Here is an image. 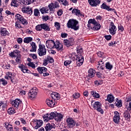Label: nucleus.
Instances as JSON below:
<instances>
[{
  "label": "nucleus",
  "mask_w": 131,
  "mask_h": 131,
  "mask_svg": "<svg viewBox=\"0 0 131 131\" xmlns=\"http://www.w3.org/2000/svg\"><path fill=\"white\" fill-rule=\"evenodd\" d=\"M10 5L11 7H14L15 8L18 7V6H19L18 4V1L17 0H12Z\"/></svg>",
  "instance_id": "38"
},
{
  "label": "nucleus",
  "mask_w": 131,
  "mask_h": 131,
  "mask_svg": "<svg viewBox=\"0 0 131 131\" xmlns=\"http://www.w3.org/2000/svg\"><path fill=\"white\" fill-rule=\"evenodd\" d=\"M42 29H43L45 31H50L51 30L50 26L47 23L42 24Z\"/></svg>",
  "instance_id": "31"
},
{
  "label": "nucleus",
  "mask_w": 131,
  "mask_h": 131,
  "mask_svg": "<svg viewBox=\"0 0 131 131\" xmlns=\"http://www.w3.org/2000/svg\"><path fill=\"white\" fill-rule=\"evenodd\" d=\"M72 62V60H66L64 62V66H68V65H70V64H71Z\"/></svg>",
  "instance_id": "57"
},
{
  "label": "nucleus",
  "mask_w": 131,
  "mask_h": 131,
  "mask_svg": "<svg viewBox=\"0 0 131 131\" xmlns=\"http://www.w3.org/2000/svg\"><path fill=\"white\" fill-rule=\"evenodd\" d=\"M67 36H68V34L66 33H62L61 34V37H62V38H66Z\"/></svg>",
  "instance_id": "61"
},
{
  "label": "nucleus",
  "mask_w": 131,
  "mask_h": 131,
  "mask_svg": "<svg viewBox=\"0 0 131 131\" xmlns=\"http://www.w3.org/2000/svg\"><path fill=\"white\" fill-rule=\"evenodd\" d=\"M20 104H22V101L18 98L15 99L11 102L12 107H14L16 110L19 108V105Z\"/></svg>",
  "instance_id": "14"
},
{
  "label": "nucleus",
  "mask_w": 131,
  "mask_h": 131,
  "mask_svg": "<svg viewBox=\"0 0 131 131\" xmlns=\"http://www.w3.org/2000/svg\"><path fill=\"white\" fill-rule=\"evenodd\" d=\"M63 42L64 46H66L67 48H70V47H72L74 45L75 41L73 37H71L69 39H64Z\"/></svg>",
  "instance_id": "6"
},
{
  "label": "nucleus",
  "mask_w": 131,
  "mask_h": 131,
  "mask_svg": "<svg viewBox=\"0 0 131 131\" xmlns=\"http://www.w3.org/2000/svg\"><path fill=\"white\" fill-rule=\"evenodd\" d=\"M95 74L98 78H102L103 77V74L100 73V72H95Z\"/></svg>",
  "instance_id": "53"
},
{
  "label": "nucleus",
  "mask_w": 131,
  "mask_h": 131,
  "mask_svg": "<svg viewBox=\"0 0 131 131\" xmlns=\"http://www.w3.org/2000/svg\"><path fill=\"white\" fill-rule=\"evenodd\" d=\"M31 46L32 47V49L30 50V52H36V49H37V46H36V44H35V42H32L31 43Z\"/></svg>",
  "instance_id": "32"
},
{
  "label": "nucleus",
  "mask_w": 131,
  "mask_h": 131,
  "mask_svg": "<svg viewBox=\"0 0 131 131\" xmlns=\"http://www.w3.org/2000/svg\"><path fill=\"white\" fill-rule=\"evenodd\" d=\"M58 8H60L59 3L55 2L54 3L49 4L48 6L40 8L39 11L42 14H48V13H49V11H50V13H54L55 12V9H57Z\"/></svg>",
  "instance_id": "1"
},
{
  "label": "nucleus",
  "mask_w": 131,
  "mask_h": 131,
  "mask_svg": "<svg viewBox=\"0 0 131 131\" xmlns=\"http://www.w3.org/2000/svg\"><path fill=\"white\" fill-rule=\"evenodd\" d=\"M54 49H56L57 51H63V44L60 43L59 41H57L54 45Z\"/></svg>",
  "instance_id": "22"
},
{
  "label": "nucleus",
  "mask_w": 131,
  "mask_h": 131,
  "mask_svg": "<svg viewBox=\"0 0 131 131\" xmlns=\"http://www.w3.org/2000/svg\"><path fill=\"white\" fill-rule=\"evenodd\" d=\"M37 70L40 74H42L43 72H47L48 69L45 67H38Z\"/></svg>",
  "instance_id": "27"
},
{
  "label": "nucleus",
  "mask_w": 131,
  "mask_h": 131,
  "mask_svg": "<svg viewBox=\"0 0 131 131\" xmlns=\"http://www.w3.org/2000/svg\"><path fill=\"white\" fill-rule=\"evenodd\" d=\"M46 104H47L48 106L49 107H50L51 108H53V107H55V101L52 100V99H47L46 101Z\"/></svg>",
  "instance_id": "24"
},
{
  "label": "nucleus",
  "mask_w": 131,
  "mask_h": 131,
  "mask_svg": "<svg viewBox=\"0 0 131 131\" xmlns=\"http://www.w3.org/2000/svg\"><path fill=\"white\" fill-rule=\"evenodd\" d=\"M88 24H93V25H96L97 24V21H96V19H95V18H91L88 21Z\"/></svg>",
  "instance_id": "48"
},
{
  "label": "nucleus",
  "mask_w": 131,
  "mask_h": 131,
  "mask_svg": "<svg viewBox=\"0 0 131 131\" xmlns=\"http://www.w3.org/2000/svg\"><path fill=\"white\" fill-rule=\"evenodd\" d=\"M101 28V25L100 24H98L97 23V24L94 25L93 30H99V29Z\"/></svg>",
  "instance_id": "44"
},
{
  "label": "nucleus",
  "mask_w": 131,
  "mask_h": 131,
  "mask_svg": "<svg viewBox=\"0 0 131 131\" xmlns=\"http://www.w3.org/2000/svg\"><path fill=\"white\" fill-rule=\"evenodd\" d=\"M78 24V21L76 20V19H70L68 21L67 25L68 28H71V29L76 31L79 29V26H77Z\"/></svg>",
  "instance_id": "2"
},
{
  "label": "nucleus",
  "mask_w": 131,
  "mask_h": 131,
  "mask_svg": "<svg viewBox=\"0 0 131 131\" xmlns=\"http://www.w3.org/2000/svg\"><path fill=\"white\" fill-rule=\"evenodd\" d=\"M51 97L53 100H59L60 97H59V94L57 92H53L51 94Z\"/></svg>",
  "instance_id": "29"
},
{
  "label": "nucleus",
  "mask_w": 131,
  "mask_h": 131,
  "mask_svg": "<svg viewBox=\"0 0 131 131\" xmlns=\"http://www.w3.org/2000/svg\"><path fill=\"white\" fill-rule=\"evenodd\" d=\"M54 26L56 27V30H60V28H61V25H60V23L56 21L54 23Z\"/></svg>",
  "instance_id": "49"
},
{
  "label": "nucleus",
  "mask_w": 131,
  "mask_h": 131,
  "mask_svg": "<svg viewBox=\"0 0 131 131\" xmlns=\"http://www.w3.org/2000/svg\"><path fill=\"white\" fill-rule=\"evenodd\" d=\"M18 54H20V51L18 50H15L13 52H11L9 54V57L11 58H16V56Z\"/></svg>",
  "instance_id": "26"
},
{
  "label": "nucleus",
  "mask_w": 131,
  "mask_h": 131,
  "mask_svg": "<svg viewBox=\"0 0 131 131\" xmlns=\"http://www.w3.org/2000/svg\"><path fill=\"white\" fill-rule=\"evenodd\" d=\"M15 27L16 28H19V29L22 28V26L20 24L18 23V22L15 23Z\"/></svg>",
  "instance_id": "63"
},
{
  "label": "nucleus",
  "mask_w": 131,
  "mask_h": 131,
  "mask_svg": "<svg viewBox=\"0 0 131 131\" xmlns=\"http://www.w3.org/2000/svg\"><path fill=\"white\" fill-rule=\"evenodd\" d=\"M0 33L2 36H10V33L6 28H0Z\"/></svg>",
  "instance_id": "18"
},
{
  "label": "nucleus",
  "mask_w": 131,
  "mask_h": 131,
  "mask_svg": "<svg viewBox=\"0 0 131 131\" xmlns=\"http://www.w3.org/2000/svg\"><path fill=\"white\" fill-rule=\"evenodd\" d=\"M120 120V114L117 111L114 112V116L113 117V121L115 123L118 124Z\"/></svg>",
  "instance_id": "15"
},
{
  "label": "nucleus",
  "mask_w": 131,
  "mask_h": 131,
  "mask_svg": "<svg viewBox=\"0 0 131 131\" xmlns=\"http://www.w3.org/2000/svg\"><path fill=\"white\" fill-rule=\"evenodd\" d=\"M56 127V125L54 123H48L46 124V126L45 127L46 131L51 130V129H53V128H55Z\"/></svg>",
  "instance_id": "21"
},
{
  "label": "nucleus",
  "mask_w": 131,
  "mask_h": 131,
  "mask_svg": "<svg viewBox=\"0 0 131 131\" xmlns=\"http://www.w3.org/2000/svg\"><path fill=\"white\" fill-rule=\"evenodd\" d=\"M5 79L10 80L11 83H13L14 84L16 83V82L14 81V80H15V75L11 72L6 73V75L5 76Z\"/></svg>",
  "instance_id": "8"
},
{
  "label": "nucleus",
  "mask_w": 131,
  "mask_h": 131,
  "mask_svg": "<svg viewBox=\"0 0 131 131\" xmlns=\"http://www.w3.org/2000/svg\"><path fill=\"white\" fill-rule=\"evenodd\" d=\"M94 102H95V101H93V100L92 101L91 105L92 107L94 108V109H97L99 107H102V104L100 103V102L96 101L94 103Z\"/></svg>",
  "instance_id": "23"
},
{
  "label": "nucleus",
  "mask_w": 131,
  "mask_h": 131,
  "mask_svg": "<svg viewBox=\"0 0 131 131\" xmlns=\"http://www.w3.org/2000/svg\"><path fill=\"white\" fill-rule=\"evenodd\" d=\"M35 29L37 31H41L42 30V24L37 25L35 27Z\"/></svg>",
  "instance_id": "47"
},
{
  "label": "nucleus",
  "mask_w": 131,
  "mask_h": 131,
  "mask_svg": "<svg viewBox=\"0 0 131 131\" xmlns=\"http://www.w3.org/2000/svg\"><path fill=\"white\" fill-rule=\"evenodd\" d=\"M15 61L16 63H21V54L20 53H18L16 54V56L15 57Z\"/></svg>",
  "instance_id": "40"
},
{
  "label": "nucleus",
  "mask_w": 131,
  "mask_h": 131,
  "mask_svg": "<svg viewBox=\"0 0 131 131\" xmlns=\"http://www.w3.org/2000/svg\"><path fill=\"white\" fill-rule=\"evenodd\" d=\"M117 30V28H116L114 23L112 21L110 23L109 32L111 35H115L116 34V31Z\"/></svg>",
  "instance_id": "10"
},
{
  "label": "nucleus",
  "mask_w": 131,
  "mask_h": 131,
  "mask_svg": "<svg viewBox=\"0 0 131 131\" xmlns=\"http://www.w3.org/2000/svg\"><path fill=\"white\" fill-rule=\"evenodd\" d=\"M76 57L77 66L80 67L83 64V61H84L83 56L81 54H78L76 55Z\"/></svg>",
  "instance_id": "9"
},
{
  "label": "nucleus",
  "mask_w": 131,
  "mask_h": 131,
  "mask_svg": "<svg viewBox=\"0 0 131 131\" xmlns=\"http://www.w3.org/2000/svg\"><path fill=\"white\" fill-rule=\"evenodd\" d=\"M96 73V71L93 69L90 68L88 70V77L90 78H93V77H95V74Z\"/></svg>",
  "instance_id": "25"
},
{
  "label": "nucleus",
  "mask_w": 131,
  "mask_h": 131,
  "mask_svg": "<svg viewBox=\"0 0 131 131\" xmlns=\"http://www.w3.org/2000/svg\"><path fill=\"white\" fill-rule=\"evenodd\" d=\"M101 9H102L103 10H106V11H108V12H114L116 15H117V12L115 10V9H113L110 8V6H107L106 4L103 3L101 6Z\"/></svg>",
  "instance_id": "12"
},
{
  "label": "nucleus",
  "mask_w": 131,
  "mask_h": 131,
  "mask_svg": "<svg viewBox=\"0 0 131 131\" xmlns=\"http://www.w3.org/2000/svg\"><path fill=\"white\" fill-rule=\"evenodd\" d=\"M118 31H120V32H123L124 31V28L121 25H119L118 26Z\"/></svg>",
  "instance_id": "50"
},
{
  "label": "nucleus",
  "mask_w": 131,
  "mask_h": 131,
  "mask_svg": "<svg viewBox=\"0 0 131 131\" xmlns=\"http://www.w3.org/2000/svg\"><path fill=\"white\" fill-rule=\"evenodd\" d=\"M21 11L23 13L28 14V15H30V16H31V15H32V13H33L32 9L29 7H23L21 8Z\"/></svg>",
  "instance_id": "19"
},
{
  "label": "nucleus",
  "mask_w": 131,
  "mask_h": 131,
  "mask_svg": "<svg viewBox=\"0 0 131 131\" xmlns=\"http://www.w3.org/2000/svg\"><path fill=\"white\" fill-rule=\"evenodd\" d=\"M123 117L127 122H130V112L127 110L124 111Z\"/></svg>",
  "instance_id": "16"
},
{
  "label": "nucleus",
  "mask_w": 131,
  "mask_h": 131,
  "mask_svg": "<svg viewBox=\"0 0 131 131\" xmlns=\"http://www.w3.org/2000/svg\"><path fill=\"white\" fill-rule=\"evenodd\" d=\"M3 84L4 86H6L8 84V81L4 78L0 79V86Z\"/></svg>",
  "instance_id": "42"
},
{
  "label": "nucleus",
  "mask_w": 131,
  "mask_h": 131,
  "mask_svg": "<svg viewBox=\"0 0 131 131\" xmlns=\"http://www.w3.org/2000/svg\"><path fill=\"white\" fill-rule=\"evenodd\" d=\"M96 110L97 111H98V112L101 113V114H104V110H103V108H102V106H99V107L96 108Z\"/></svg>",
  "instance_id": "54"
},
{
  "label": "nucleus",
  "mask_w": 131,
  "mask_h": 131,
  "mask_svg": "<svg viewBox=\"0 0 131 131\" xmlns=\"http://www.w3.org/2000/svg\"><path fill=\"white\" fill-rule=\"evenodd\" d=\"M57 112H52L51 113H47L43 116L44 121L48 122L51 119H55Z\"/></svg>",
  "instance_id": "5"
},
{
  "label": "nucleus",
  "mask_w": 131,
  "mask_h": 131,
  "mask_svg": "<svg viewBox=\"0 0 131 131\" xmlns=\"http://www.w3.org/2000/svg\"><path fill=\"white\" fill-rule=\"evenodd\" d=\"M7 128L8 130L14 131V129L13 128V126L11 124H8V125H7Z\"/></svg>",
  "instance_id": "52"
},
{
  "label": "nucleus",
  "mask_w": 131,
  "mask_h": 131,
  "mask_svg": "<svg viewBox=\"0 0 131 131\" xmlns=\"http://www.w3.org/2000/svg\"><path fill=\"white\" fill-rule=\"evenodd\" d=\"M63 119V115L61 114V113H56L55 118L54 119L56 121H61Z\"/></svg>",
  "instance_id": "28"
},
{
  "label": "nucleus",
  "mask_w": 131,
  "mask_h": 131,
  "mask_svg": "<svg viewBox=\"0 0 131 131\" xmlns=\"http://www.w3.org/2000/svg\"><path fill=\"white\" fill-rule=\"evenodd\" d=\"M19 23L24 25V26H26L27 25H28V20H27V19H25L24 17H23Z\"/></svg>",
  "instance_id": "36"
},
{
  "label": "nucleus",
  "mask_w": 131,
  "mask_h": 131,
  "mask_svg": "<svg viewBox=\"0 0 131 131\" xmlns=\"http://www.w3.org/2000/svg\"><path fill=\"white\" fill-rule=\"evenodd\" d=\"M18 68H19V69L21 70V71H22L23 73H26L27 68L26 67H25L24 65L21 64L20 66H18Z\"/></svg>",
  "instance_id": "39"
},
{
  "label": "nucleus",
  "mask_w": 131,
  "mask_h": 131,
  "mask_svg": "<svg viewBox=\"0 0 131 131\" xmlns=\"http://www.w3.org/2000/svg\"><path fill=\"white\" fill-rule=\"evenodd\" d=\"M28 66H29V67H32V68H35V64H34L33 62H29L27 64Z\"/></svg>",
  "instance_id": "58"
},
{
  "label": "nucleus",
  "mask_w": 131,
  "mask_h": 131,
  "mask_svg": "<svg viewBox=\"0 0 131 131\" xmlns=\"http://www.w3.org/2000/svg\"><path fill=\"white\" fill-rule=\"evenodd\" d=\"M88 3L91 7H97L101 4L100 0H88Z\"/></svg>",
  "instance_id": "17"
},
{
  "label": "nucleus",
  "mask_w": 131,
  "mask_h": 131,
  "mask_svg": "<svg viewBox=\"0 0 131 131\" xmlns=\"http://www.w3.org/2000/svg\"><path fill=\"white\" fill-rule=\"evenodd\" d=\"M43 123V121H42V120H38L37 119H34L32 121V123H31L30 124L33 127H34V128H35V129H38L39 127L42 126Z\"/></svg>",
  "instance_id": "4"
},
{
  "label": "nucleus",
  "mask_w": 131,
  "mask_h": 131,
  "mask_svg": "<svg viewBox=\"0 0 131 131\" xmlns=\"http://www.w3.org/2000/svg\"><path fill=\"white\" fill-rule=\"evenodd\" d=\"M3 11H4V8H0V21H3V20H4V16H3Z\"/></svg>",
  "instance_id": "51"
},
{
  "label": "nucleus",
  "mask_w": 131,
  "mask_h": 131,
  "mask_svg": "<svg viewBox=\"0 0 131 131\" xmlns=\"http://www.w3.org/2000/svg\"><path fill=\"white\" fill-rule=\"evenodd\" d=\"M105 68L108 70H112V68H113V66L110 64V62H107L105 63Z\"/></svg>",
  "instance_id": "41"
},
{
  "label": "nucleus",
  "mask_w": 131,
  "mask_h": 131,
  "mask_svg": "<svg viewBox=\"0 0 131 131\" xmlns=\"http://www.w3.org/2000/svg\"><path fill=\"white\" fill-rule=\"evenodd\" d=\"M72 13L75 14L76 16H78V17H79V16L81 17H84V14L81 13L80 10H79L78 9H73L72 11Z\"/></svg>",
  "instance_id": "20"
},
{
  "label": "nucleus",
  "mask_w": 131,
  "mask_h": 131,
  "mask_svg": "<svg viewBox=\"0 0 131 131\" xmlns=\"http://www.w3.org/2000/svg\"><path fill=\"white\" fill-rule=\"evenodd\" d=\"M33 38L31 37H27L24 39V42L25 43H29L30 41H32Z\"/></svg>",
  "instance_id": "37"
},
{
  "label": "nucleus",
  "mask_w": 131,
  "mask_h": 131,
  "mask_svg": "<svg viewBox=\"0 0 131 131\" xmlns=\"http://www.w3.org/2000/svg\"><path fill=\"white\" fill-rule=\"evenodd\" d=\"M97 55L99 58H102L103 57V55H104V53L101 51H98L97 52Z\"/></svg>",
  "instance_id": "59"
},
{
  "label": "nucleus",
  "mask_w": 131,
  "mask_h": 131,
  "mask_svg": "<svg viewBox=\"0 0 131 131\" xmlns=\"http://www.w3.org/2000/svg\"><path fill=\"white\" fill-rule=\"evenodd\" d=\"M126 108L128 111H131V102H129L128 105L126 106Z\"/></svg>",
  "instance_id": "62"
},
{
  "label": "nucleus",
  "mask_w": 131,
  "mask_h": 131,
  "mask_svg": "<svg viewBox=\"0 0 131 131\" xmlns=\"http://www.w3.org/2000/svg\"><path fill=\"white\" fill-rule=\"evenodd\" d=\"M46 45L47 49L53 50V49H55L56 42L53 40L48 39L46 41Z\"/></svg>",
  "instance_id": "13"
},
{
  "label": "nucleus",
  "mask_w": 131,
  "mask_h": 131,
  "mask_svg": "<svg viewBox=\"0 0 131 131\" xmlns=\"http://www.w3.org/2000/svg\"><path fill=\"white\" fill-rule=\"evenodd\" d=\"M57 2L59 4H61V5L64 6V7H66V6H69V2H68L67 0H58Z\"/></svg>",
  "instance_id": "35"
},
{
  "label": "nucleus",
  "mask_w": 131,
  "mask_h": 131,
  "mask_svg": "<svg viewBox=\"0 0 131 131\" xmlns=\"http://www.w3.org/2000/svg\"><path fill=\"white\" fill-rule=\"evenodd\" d=\"M37 92H38V89L36 87H33L28 93V95L29 98L34 99L36 97V95H37Z\"/></svg>",
  "instance_id": "7"
},
{
  "label": "nucleus",
  "mask_w": 131,
  "mask_h": 131,
  "mask_svg": "<svg viewBox=\"0 0 131 131\" xmlns=\"http://www.w3.org/2000/svg\"><path fill=\"white\" fill-rule=\"evenodd\" d=\"M126 101L129 102H131V95L127 96V97L126 98Z\"/></svg>",
  "instance_id": "64"
},
{
  "label": "nucleus",
  "mask_w": 131,
  "mask_h": 131,
  "mask_svg": "<svg viewBox=\"0 0 131 131\" xmlns=\"http://www.w3.org/2000/svg\"><path fill=\"white\" fill-rule=\"evenodd\" d=\"M80 97V94L78 93H75L73 95V98L74 99H78Z\"/></svg>",
  "instance_id": "55"
},
{
  "label": "nucleus",
  "mask_w": 131,
  "mask_h": 131,
  "mask_svg": "<svg viewBox=\"0 0 131 131\" xmlns=\"http://www.w3.org/2000/svg\"><path fill=\"white\" fill-rule=\"evenodd\" d=\"M107 101L108 103H112L114 101V96L112 94H108L107 96Z\"/></svg>",
  "instance_id": "34"
},
{
  "label": "nucleus",
  "mask_w": 131,
  "mask_h": 131,
  "mask_svg": "<svg viewBox=\"0 0 131 131\" xmlns=\"http://www.w3.org/2000/svg\"><path fill=\"white\" fill-rule=\"evenodd\" d=\"M116 101L117 103L115 102V104H116V107H117L118 108H120L122 107V101L121 100H119L118 99V98H116Z\"/></svg>",
  "instance_id": "30"
},
{
  "label": "nucleus",
  "mask_w": 131,
  "mask_h": 131,
  "mask_svg": "<svg viewBox=\"0 0 131 131\" xmlns=\"http://www.w3.org/2000/svg\"><path fill=\"white\" fill-rule=\"evenodd\" d=\"M38 49L37 50V54L39 57H42L47 55V49H46V46L43 44H41V41H40V43L38 45Z\"/></svg>",
  "instance_id": "3"
},
{
  "label": "nucleus",
  "mask_w": 131,
  "mask_h": 131,
  "mask_svg": "<svg viewBox=\"0 0 131 131\" xmlns=\"http://www.w3.org/2000/svg\"><path fill=\"white\" fill-rule=\"evenodd\" d=\"M34 16L35 17H39L40 16V12H39L38 9L36 8L34 10Z\"/></svg>",
  "instance_id": "43"
},
{
  "label": "nucleus",
  "mask_w": 131,
  "mask_h": 131,
  "mask_svg": "<svg viewBox=\"0 0 131 131\" xmlns=\"http://www.w3.org/2000/svg\"><path fill=\"white\" fill-rule=\"evenodd\" d=\"M68 127L72 128L75 126L76 122L72 118H68L66 120Z\"/></svg>",
  "instance_id": "11"
},
{
  "label": "nucleus",
  "mask_w": 131,
  "mask_h": 131,
  "mask_svg": "<svg viewBox=\"0 0 131 131\" xmlns=\"http://www.w3.org/2000/svg\"><path fill=\"white\" fill-rule=\"evenodd\" d=\"M7 113L9 115H13L16 113V111L14 107H10L7 110Z\"/></svg>",
  "instance_id": "33"
},
{
  "label": "nucleus",
  "mask_w": 131,
  "mask_h": 131,
  "mask_svg": "<svg viewBox=\"0 0 131 131\" xmlns=\"http://www.w3.org/2000/svg\"><path fill=\"white\" fill-rule=\"evenodd\" d=\"M15 18L16 19H17V21L19 23V22L20 21V20L23 19V16L19 14H17L15 15Z\"/></svg>",
  "instance_id": "46"
},
{
  "label": "nucleus",
  "mask_w": 131,
  "mask_h": 131,
  "mask_svg": "<svg viewBox=\"0 0 131 131\" xmlns=\"http://www.w3.org/2000/svg\"><path fill=\"white\" fill-rule=\"evenodd\" d=\"M46 59H47V61H48L49 63H51V64H52V63H54V62H55V60H54V58H53V57H51V56L48 55Z\"/></svg>",
  "instance_id": "45"
},
{
  "label": "nucleus",
  "mask_w": 131,
  "mask_h": 131,
  "mask_svg": "<svg viewBox=\"0 0 131 131\" xmlns=\"http://www.w3.org/2000/svg\"><path fill=\"white\" fill-rule=\"evenodd\" d=\"M57 14L58 16H61V15H63V10L62 9H59L58 11L57 12Z\"/></svg>",
  "instance_id": "60"
},
{
  "label": "nucleus",
  "mask_w": 131,
  "mask_h": 131,
  "mask_svg": "<svg viewBox=\"0 0 131 131\" xmlns=\"http://www.w3.org/2000/svg\"><path fill=\"white\" fill-rule=\"evenodd\" d=\"M104 37L105 38L106 40H111L112 38V36L111 35H105L104 36Z\"/></svg>",
  "instance_id": "56"
}]
</instances>
